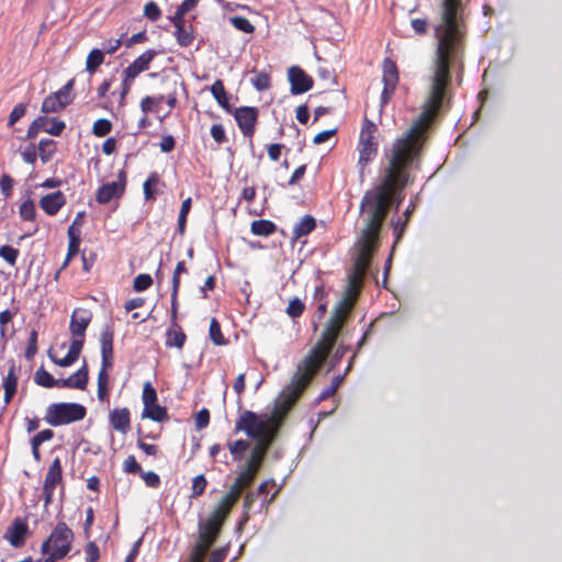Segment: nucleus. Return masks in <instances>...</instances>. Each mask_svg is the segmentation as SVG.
<instances>
[{
	"label": "nucleus",
	"mask_w": 562,
	"mask_h": 562,
	"mask_svg": "<svg viewBox=\"0 0 562 562\" xmlns=\"http://www.w3.org/2000/svg\"><path fill=\"white\" fill-rule=\"evenodd\" d=\"M463 11L461 0L441 2V21L435 27L438 44L430 93L425 109L406 133L384 147L380 182L364 192L360 203L362 221H369L368 229L383 226L391 203L398 211L405 198L404 189L412 181L411 170L419 169L428 131L443 106L446 89L451 81L450 66L460 63L463 56Z\"/></svg>",
	"instance_id": "1"
},
{
	"label": "nucleus",
	"mask_w": 562,
	"mask_h": 562,
	"mask_svg": "<svg viewBox=\"0 0 562 562\" xmlns=\"http://www.w3.org/2000/svg\"><path fill=\"white\" fill-rule=\"evenodd\" d=\"M364 226L357 241L358 254L355 259V273L348 276L342 297L336 304L330 318L322 333L319 341L314 347H319L321 361L329 357L344 326L348 322L358 301L361 286L358 285V276H364L370 271L371 261L379 248L381 226L369 228V221H363Z\"/></svg>",
	"instance_id": "2"
},
{
	"label": "nucleus",
	"mask_w": 562,
	"mask_h": 562,
	"mask_svg": "<svg viewBox=\"0 0 562 562\" xmlns=\"http://www.w3.org/2000/svg\"><path fill=\"white\" fill-rule=\"evenodd\" d=\"M319 347H313L302 361L299 362L290 383L274 400L271 412L272 429H268L251 449L250 456L243 465L255 475L260 470L270 446L276 440L288 414L313 381L326 361H321Z\"/></svg>",
	"instance_id": "3"
},
{
	"label": "nucleus",
	"mask_w": 562,
	"mask_h": 562,
	"mask_svg": "<svg viewBox=\"0 0 562 562\" xmlns=\"http://www.w3.org/2000/svg\"><path fill=\"white\" fill-rule=\"evenodd\" d=\"M228 515L215 508L207 517L199 516L198 532L199 541L191 552L192 562H202L209 549L218 539Z\"/></svg>",
	"instance_id": "4"
},
{
	"label": "nucleus",
	"mask_w": 562,
	"mask_h": 562,
	"mask_svg": "<svg viewBox=\"0 0 562 562\" xmlns=\"http://www.w3.org/2000/svg\"><path fill=\"white\" fill-rule=\"evenodd\" d=\"M87 416L85 405L76 402H58L47 406L44 420L52 427L80 422Z\"/></svg>",
	"instance_id": "5"
},
{
	"label": "nucleus",
	"mask_w": 562,
	"mask_h": 562,
	"mask_svg": "<svg viewBox=\"0 0 562 562\" xmlns=\"http://www.w3.org/2000/svg\"><path fill=\"white\" fill-rule=\"evenodd\" d=\"M270 424L269 429H272V419L270 415H259L255 412L244 409L240 412L235 425V432L244 431L250 439H259L265 432V429Z\"/></svg>",
	"instance_id": "6"
},
{
	"label": "nucleus",
	"mask_w": 562,
	"mask_h": 562,
	"mask_svg": "<svg viewBox=\"0 0 562 562\" xmlns=\"http://www.w3.org/2000/svg\"><path fill=\"white\" fill-rule=\"evenodd\" d=\"M376 131V125L368 117L364 119V124L360 132L359 137V160L360 166L359 177L362 180L364 177V167L373 160L378 154V142L374 139L373 134Z\"/></svg>",
	"instance_id": "7"
},
{
	"label": "nucleus",
	"mask_w": 562,
	"mask_h": 562,
	"mask_svg": "<svg viewBox=\"0 0 562 562\" xmlns=\"http://www.w3.org/2000/svg\"><path fill=\"white\" fill-rule=\"evenodd\" d=\"M233 116L241 134L250 139V147H254L252 137L258 123L259 110L256 106L243 105L233 109Z\"/></svg>",
	"instance_id": "8"
},
{
	"label": "nucleus",
	"mask_w": 562,
	"mask_h": 562,
	"mask_svg": "<svg viewBox=\"0 0 562 562\" xmlns=\"http://www.w3.org/2000/svg\"><path fill=\"white\" fill-rule=\"evenodd\" d=\"M247 476H249V482H252L256 475L243 467L238 476L231 485L229 491L220 499L215 508H220L221 512L229 515L232 508L240 497L241 490L244 488V482Z\"/></svg>",
	"instance_id": "9"
},
{
	"label": "nucleus",
	"mask_w": 562,
	"mask_h": 562,
	"mask_svg": "<svg viewBox=\"0 0 562 562\" xmlns=\"http://www.w3.org/2000/svg\"><path fill=\"white\" fill-rule=\"evenodd\" d=\"M30 535L27 517H15L8 526L3 539L8 540L13 548H22Z\"/></svg>",
	"instance_id": "10"
},
{
	"label": "nucleus",
	"mask_w": 562,
	"mask_h": 562,
	"mask_svg": "<svg viewBox=\"0 0 562 562\" xmlns=\"http://www.w3.org/2000/svg\"><path fill=\"white\" fill-rule=\"evenodd\" d=\"M288 80L292 95L303 94L313 88L314 80L300 66H291L288 69Z\"/></svg>",
	"instance_id": "11"
},
{
	"label": "nucleus",
	"mask_w": 562,
	"mask_h": 562,
	"mask_svg": "<svg viewBox=\"0 0 562 562\" xmlns=\"http://www.w3.org/2000/svg\"><path fill=\"white\" fill-rule=\"evenodd\" d=\"M114 330L112 325H105L100 335L101 344V368L103 370H111L114 364L113 351Z\"/></svg>",
	"instance_id": "12"
},
{
	"label": "nucleus",
	"mask_w": 562,
	"mask_h": 562,
	"mask_svg": "<svg viewBox=\"0 0 562 562\" xmlns=\"http://www.w3.org/2000/svg\"><path fill=\"white\" fill-rule=\"evenodd\" d=\"M83 345L85 337H72L69 350L64 358L55 357L50 350H48V357L55 364L61 368H68L79 359Z\"/></svg>",
	"instance_id": "13"
},
{
	"label": "nucleus",
	"mask_w": 562,
	"mask_h": 562,
	"mask_svg": "<svg viewBox=\"0 0 562 562\" xmlns=\"http://www.w3.org/2000/svg\"><path fill=\"white\" fill-rule=\"evenodd\" d=\"M92 319V314L88 310L76 308L72 312L69 323V331L72 337H85L86 330Z\"/></svg>",
	"instance_id": "14"
},
{
	"label": "nucleus",
	"mask_w": 562,
	"mask_h": 562,
	"mask_svg": "<svg viewBox=\"0 0 562 562\" xmlns=\"http://www.w3.org/2000/svg\"><path fill=\"white\" fill-rule=\"evenodd\" d=\"M159 53L153 48L145 50L123 70V75L128 76V79H135L140 72L149 68L150 63Z\"/></svg>",
	"instance_id": "15"
},
{
	"label": "nucleus",
	"mask_w": 562,
	"mask_h": 562,
	"mask_svg": "<svg viewBox=\"0 0 562 562\" xmlns=\"http://www.w3.org/2000/svg\"><path fill=\"white\" fill-rule=\"evenodd\" d=\"M67 203L66 196L61 191H55L41 198L40 207L48 215H56Z\"/></svg>",
	"instance_id": "16"
},
{
	"label": "nucleus",
	"mask_w": 562,
	"mask_h": 562,
	"mask_svg": "<svg viewBox=\"0 0 562 562\" xmlns=\"http://www.w3.org/2000/svg\"><path fill=\"white\" fill-rule=\"evenodd\" d=\"M21 370L20 367L15 366L14 360H11L8 374L3 376L2 386L4 389V407L12 401L18 390L19 375L18 372Z\"/></svg>",
	"instance_id": "17"
},
{
	"label": "nucleus",
	"mask_w": 562,
	"mask_h": 562,
	"mask_svg": "<svg viewBox=\"0 0 562 562\" xmlns=\"http://www.w3.org/2000/svg\"><path fill=\"white\" fill-rule=\"evenodd\" d=\"M123 193V187L119 186L117 182H108L99 187L95 200L99 204H106L114 198H121Z\"/></svg>",
	"instance_id": "18"
},
{
	"label": "nucleus",
	"mask_w": 562,
	"mask_h": 562,
	"mask_svg": "<svg viewBox=\"0 0 562 562\" xmlns=\"http://www.w3.org/2000/svg\"><path fill=\"white\" fill-rule=\"evenodd\" d=\"M110 423L115 430L126 434L131 428L130 411L126 407L114 408L110 413Z\"/></svg>",
	"instance_id": "19"
},
{
	"label": "nucleus",
	"mask_w": 562,
	"mask_h": 562,
	"mask_svg": "<svg viewBox=\"0 0 562 562\" xmlns=\"http://www.w3.org/2000/svg\"><path fill=\"white\" fill-rule=\"evenodd\" d=\"M149 77H151V78L160 77L161 78V81L166 85V89L169 90V92L165 97L167 104L171 109L175 108L178 102V100H177V86H178L177 77H171L169 75H166L165 71L150 72Z\"/></svg>",
	"instance_id": "20"
},
{
	"label": "nucleus",
	"mask_w": 562,
	"mask_h": 562,
	"mask_svg": "<svg viewBox=\"0 0 562 562\" xmlns=\"http://www.w3.org/2000/svg\"><path fill=\"white\" fill-rule=\"evenodd\" d=\"M49 537L54 546L71 544L74 541V532L65 521H58Z\"/></svg>",
	"instance_id": "21"
},
{
	"label": "nucleus",
	"mask_w": 562,
	"mask_h": 562,
	"mask_svg": "<svg viewBox=\"0 0 562 562\" xmlns=\"http://www.w3.org/2000/svg\"><path fill=\"white\" fill-rule=\"evenodd\" d=\"M210 91L218 105L226 112L233 113V106L229 103L227 92L224 87V82L221 79H216L210 87Z\"/></svg>",
	"instance_id": "22"
},
{
	"label": "nucleus",
	"mask_w": 562,
	"mask_h": 562,
	"mask_svg": "<svg viewBox=\"0 0 562 562\" xmlns=\"http://www.w3.org/2000/svg\"><path fill=\"white\" fill-rule=\"evenodd\" d=\"M61 481H63L61 461L58 457H56L48 468V472L46 474L43 486L56 490L57 485L60 484Z\"/></svg>",
	"instance_id": "23"
},
{
	"label": "nucleus",
	"mask_w": 562,
	"mask_h": 562,
	"mask_svg": "<svg viewBox=\"0 0 562 562\" xmlns=\"http://www.w3.org/2000/svg\"><path fill=\"white\" fill-rule=\"evenodd\" d=\"M316 228V220L313 215L306 214L294 226L292 233V240L295 241L303 236H307Z\"/></svg>",
	"instance_id": "24"
},
{
	"label": "nucleus",
	"mask_w": 562,
	"mask_h": 562,
	"mask_svg": "<svg viewBox=\"0 0 562 562\" xmlns=\"http://www.w3.org/2000/svg\"><path fill=\"white\" fill-rule=\"evenodd\" d=\"M187 340V335L182 330L181 326H169L166 331V347L182 349Z\"/></svg>",
	"instance_id": "25"
},
{
	"label": "nucleus",
	"mask_w": 562,
	"mask_h": 562,
	"mask_svg": "<svg viewBox=\"0 0 562 562\" xmlns=\"http://www.w3.org/2000/svg\"><path fill=\"white\" fill-rule=\"evenodd\" d=\"M69 104L70 100H63L57 98V95H55L54 93H50L44 99L41 106V111L46 115L49 113H57L64 110Z\"/></svg>",
	"instance_id": "26"
},
{
	"label": "nucleus",
	"mask_w": 562,
	"mask_h": 562,
	"mask_svg": "<svg viewBox=\"0 0 562 562\" xmlns=\"http://www.w3.org/2000/svg\"><path fill=\"white\" fill-rule=\"evenodd\" d=\"M142 418H149L157 423H162L169 419L168 411L165 406L154 402L151 405L144 406Z\"/></svg>",
	"instance_id": "27"
},
{
	"label": "nucleus",
	"mask_w": 562,
	"mask_h": 562,
	"mask_svg": "<svg viewBox=\"0 0 562 562\" xmlns=\"http://www.w3.org/2000/svg\"><path fill=\"white\" fill-rule=\"evenodd\" d=\"M383 68V77L382 81L384 86L391 87V85L396 86L398 82V69L394 60L390 57H385L382 64Z\"/></svg>",
	"instance_id": "28"
},
{
	"label": "nucleus",
	"mask_w": 562,
	"mask_h": 562,
	"mask_svg": "<svg viewBox=\"0 0 562 562\" xmlns=\"http://www.w3.org/2000/svg\"><path fill=\"white\" fill-rule=\"evenodd\" d=\"M277 229V225L270 220H255L250 225V231L256 236L268 237L274 234Z\"/></svg>",
	"instance_id": "29"
},
{
	"label": "nucleus",
	"mask_w": 562,
	"mask_h": 562,
	"mask_svg": "<svg viewBox=\"0 0 562 562\" xmlns=\"http://www.w3.org/2000/svg\"><path fill=\"white\" fill-rule=\"evenodd\" d=\"M68 260H72L80 252L81 231L79 228L68 227Z\"/></svg>",
	"instance_id": "30"
},
{
	"label": "nucleus",
	"mask_w": 562,
	"mask_h": 562,
	"mask_svg": "<svg viewBox=\"0 0 562 562\" xmlns=\"http://www.w3.org/2000/svg\"><path fill=\"white\" fill-rule=\"evenodd\" d=\"M37 149L42 162L46 164L57 151L56 142L52 138H42L38 143Z\"/></svg>",
	"instance_id": "31"
},
{
	"label": "nucleus",
	"mask_w": 562,
	"mask_h": 562,
	"mask_svg": "<svg viewBox=\"0 0 562 562\" xmlns=\"http://www.w3.org/2000/svg\"><path fill=\"white\" fill-rule=\"evenodd\" d=\"M160 182V176L158 172L153 171L149 173L147 179L143 184L144 196L146 201H155L157 198V192L155 187Z\"/></svg>",
	"instance_id": "32"
},
{
	"label": "nucleus",
	"mask_w": 562,
	"mask_h": 562,
	"mask_svg": "<svg viewBox=\"0 0 562 562\" xmlns=\"http://www.w3.org/2000/svg\"><path fill=\"white\" fill-rule=\"evenodd\" d=\"M103 61H104L103 49L93 48L90 50V53L87 57L86 70L90 74H93L103 64Z\"/></svg>",
	"instance_id": "33"
},
{
	"label": "nucleus",
	"mask_w": 562,
	"mask_h": 562,
	"mask_svg": "<svg viewBox=\"0 0 562 562\" xmlns=\"http://www.w3.org/2000/svg\"><path fill=\"white\" fill-rule=\"evenodd\" d=\"M173 35H175L179 46L188 47L192 44V42L194 40L193 26L190 25L189 29H187L186 25L178 26V27H176Z\"/></svg>",
	"instance_id": "34"
},
{
	"label": "nucleus",
	"mask_w": 562,
	"mask_h": 562,
	"mask_svg": "<svg viewBox=\"0 0 562 562\" xmlns=\"http://www.w3.org/2000/svg\"><path fill=\"white\" fill-rule=\"evenodd\" d=\"M209 335L215 346H225L228 342L222 333L220 322L215 317L211 319Z\"/></svg>",
	"instance_id": "35"
},
{
	"label": "nucleus",
	"mask_w": 562,
	"mask_h": 562,
	"mask_svg": "<svg viewBox=\"0 0 562 562\" xmlns=\"http://www.w3.org/2000/svg\"><path fill=\"white\" fill-rule=\"evenodd\" d=\"M228 450L233 457V461H241L244 452L249 449L250 442L245 439H238L233 442H228Z\"/></svg>",
	"instance_id": "36"
},
{
	"label": "nucleus",
	"mask_w": 562,
	"mask_h": 562,
	"mask_svg": "<svg viewBox=\"0 0 562 562\" xmlns=\"http://www.w3.org/2000/svg\"><path fill=\"white\" fill-rule=\"evenodd\" d=\"M55 381L54 376L46 371L43 367H41L34 374V382L43 387L46 389H53L55 387Z\"/></svg>",
	"instance_id": "37"
},
{
	"label": "nucleus",
	"mask_w": 562,
	"mask_h": 562,
	"mask_svg": "<svg viewBox=\"0 0 562 562\" xmlns=\"http://www.w3.org/2000/svg\"><path fill=\"white\" fill-rule=\"evenodd\" d=\"M14 314L10 310H4L0 313V346L2 350L7 347L5 326L12 321Z\"/></svg>",
	"instance_id": "38"
},
{
	"label": "nucleus",
	"mask_w": 562,
	"mask_h": 562,
	"mask_svg": "<svg viewBox=\"0 0 562 562\" xmlns=\"http://www.w3.org/2000/svg\"><path fill=\"white\" fill-rule=\"evenodd\" d=\"M407 218L402 220L401 217H397L396 220L391 221V225L393 228V235H394V243L392 245V251L395 250L396 245L400 243V240L403 237V234L407 226Z\"/></svg>",
	"instance_id": "39"
},
{
	"label": "nucleus",
	"mask_w": 562,
	"mask_h": 562,
	"mask_svg": "<svg viewBox=\"0 0 562 562\" xmlns=\"http://www.w3.org/2000/svg\"><path fill=\"white\" fill-rule=\"evenodd\" d=\"M75 381H80L79 384H76L77 390H86L89 382V369L86 359H83V364L80 369H78L74 374L70 375Z\"/></svg>",
	"instance_id": "40"
},
{
	"label": "nucleus",
	"mask_w": 562,
	"mask_h": 562,
	"mask_svg": "<svg viewBox=\"0 0 562 562\" xmlns=\"http://www.w3.org/2000/svg\"><path fill=\"white\" fill-rule=\"evenodd\" d=\"M20 216L23 221H35L36 218V209L34 201L29 198L26 199L19 209Z\"/></svg>",
	"instance_id": "41"
},
{
	"label": "nucleus",
	"mask_w": 562,
	"mask_h": 562,
	"mask_svg": "<svg viewBox=\"0 0 562 562\" xmlns=\"http://www.w3.org/2000/svg\"><path fill=\"white\" fill-rule=\"evenodd\" d=\"M232 25L246 34H251L255 31V26L250 23V21L244 16L235 15L229 18Z\"/></svg>",
	"instance_id": "42"
},
{
	"label": "nucleus",
	"mask_w": 562,
	"mask_h": 562,
	"mask_svg": "<svg viewBox=\"0 0 562 562\" xmlns=\"http://www.w3.org/2000/svg\"><path fill=\"white\" fill-rule=\"evenodd\" d=\"M165 100L164 94H159L157 97H145L140 101V110L144 114H147L148 112L156 111V106L161 103Z\"/></svg>",
	"instance_id": "43"
},
{
	"label": "nucleus",
	"mask_w": 562,
	"mask_h": 562,
	"mask_svg": "<svg viewBox=\"0 0 562 562\" xmlns=\"http://www.w3.org/2000/svg\"><path fill=\"white\" fill-rule=\"evenodd\" d=\"M112 131V123L108 119H99L93 123L92 133L97 137H104Z\"/></svg>",
	"instance_id": "44"
},
{
	"label": "nucleus",
	"mask_w": 562,
	"mask_h": 562,
	"mask_svg": "<svg viewBox=\"0 0 562 562\" xmlns=\"http://www.w3.org/2000/svg\"><path fill=\"white\" fill-rule=\"evenodd\" d=\"M154 280L150 274L140 273L133 281V290L135 292H144L151 286Z\"/></svg>",
	"instance_id": "45"
},
{
	"label": "nucleus",
	"mask_w": 562,
	"mask_h": 562,
	"mask_svg": "<svg viewBox=\"0 0 562 562\" xmlns=\"http://www.w3.org/2000/svg\"><path fill=\"white\" fill-rule=\"evenodd\" d=\"M37 337H38V333L36 329H32L30 331V336H29V339H27V346L25 348V352H24V357L27 359V360H32L35 355L37 353Z\"/></svg>",
	"instance_id": "46"
},
{
	"label": "nucleus",
	"mask_w": 562,
	"mask_h": 562,
	"mask_svg": "<svg viewBox=\"0 0 562 562\" xmlns=\"http://www.w3.org/2000/svg\"><path fill=\"white\" fill-rule=\"evenodd\" d=\"M19 254H20L19 249H16L12 246L3 245L0 247V257L3 260H5L10 266L15 265Z\"/></svg>",
	"instance_id": "47"
},
{
	"label": "nucleus",
	"mask_w": 562,
	"mask_h": 562,
	"mask_svg": "<svg viewBox=\"0 0 562 562\" xmlns=\"http://www.w3.org/2000/svg\"><path fill=\"white\" fill-rule=\"evenodd\" d=\"M142 400L144 406L151 405L154 402H157V391L150 381L144 383Z\"/></svg>",
	"instance_id": "48"
},
{
	"label": "nucleus",
	"mask_w": 562,
	"mask_h": 562,
	"mask_svg": "<svg viewBox=\"0 0 562 562\" xmlns=\"http://www.w3.org/2000/svg\"><path fill=\"white\" fill-rule=\"evenodd\" d=\"M207 486V481L204 474H199L192 480V493L191 498L201 496Z\"/></svg>",
	"instance_id": "49"
},
{
	"label": "nucleus",
	"mask_w": 562,
	"mask_h": 562,
	"mask_svg": "<svg viewBox=\"0 0 562 562\" xmlns=\"http://www.w3.org/2000/svg\"><path fill=\"white\" fill-rule=\"evenodd\" d=\"M251 83L257 91H265L270 88V76L260 71L251 79Z\"/></svg>",
	"instance_id": "50"
},
{
	"label": "nucleus",
	"mask_w": 562,
	"mask_h": 562,
	"mask_svg": "<svg viewBox=\"0 0 562 562\" xmlns=\"http://www.w3.org/2000/svg\"><path fill=\"white\" fill-rule=\"evenodd\" d=\"M304 308V303L299 297H293L289 302V305L286 307V314L292 318H296L302 315Z\"/></svg>",
	"instance_id": "51"
},
{
	"label": "nucleus",
	"mask_w": 562,
	"mask_h": 562,
	"mask_svg": "<svg viewBox=\"0 0 562 562\" xmlns=\"http://www.w3.org/2000/svg\"><path fill=\"white\" fill-rule=\"evenodd\" d=\"M27 103H18L13 110L11 111L8 119V126H13L21 117H23L26 113Z\"/></svg>",
	"instance_id": "52"
},
{
	"label": "nucleus",
	"mask_w": 562,
	"mask_h": 562,
	"mask_svg": "<svg viewBox=\"0 0 562 562\" xmlns=\"http://www.w3.org/2000/svg\"><path fill=\"white\" fill-rule=\"evenodd\" d=\"M144 16L151 22H156L161 16V10L156 2L149 1L144 7Z\"/></svg>",
	"instance_id": "53"
},
{
	"label": "nucleus",
	"mask_w": 562,
	"mask_h": 562,
	"mask_svg": "<svg viewBox=\"0 0 562 562\" xmlns=\"http://www.w3.org/2000/svg\"><path fill=\"white\" fill-rule=\"evenodd\" d=\"M48 123H50V126H47L46 133H48L52 136H59L66 128V123L60 120L59 117H49Z\"/></svg>",
	"instance_id": "54"
},
{
	"label": "nucleus",
	"mask_w": 562,
	"mask_h": 562,
	"mask_svg": "<svg viewBox=\"0 0 562 562\" xmlns=\"http://www.w3.org/2000/svg\"><path fill=\"white\" fill-rule=\"evenodd\" d=\"M75 79L68 80L59 90L53 92L57 98L63 100H70V104L74 102L75 95H71L74 89Z\"/></svg>",
	"instance_id": "55"
},
{
	"label": "nucleus",
	"mask_w": 562,
	"mask_h": 562,
	"mask_svg": "<svg viewBox=\"0 0 562 562\" xmlns=\"http://www.w3.org/2000/svg\"><path fill=\"white\" fill-rule=\"evenodd\" d=\"M349 349H350V347L347 345H344V344H340L338 346V348L336 349V351L334 352V355L329 361L328 371L334 370L339 364V362L342 360V358L345 357L346 352Z\"/></svg>",
	"instance_id": "56"
},
{
	"label": "nucleus",
	"mask_w": 562,
	"mask_h": 562,
	"mask_svg": "<svg viewBox=\"0 0 562 562\" xmlns=\"http://www.w3.org/2000/svg\"><path fill=\"white\" fill-rule=\"evenodd\" d=\"M123 471L128 474H140L143 469L134 456H128L123 463Z\"/></svg>",
	"instance_id": "57"
},
{
	"label": "nucleus",
	"mask_w": 562,
	"mask_h": 562,
	"mask_svg": "<svg viewBox=\"0 0 562 562\" xmlns=\"http://www.w3.org/2000/svg\"><path fill=\"white\" fill-rule=\"evenodd\" d=\"M81 261H82V270L86 273H89L97 261V254L94 251H90L87 254V249L81 251Z\"/></svg>",
	"instance_id": "58"
},
{
	"label": "nucleus",
	"mask_w": 562,
	"mask_h": 562,
	"mask_svg": "<svg viewBox=\"0 0 562 562\" xmlns=\"http://www.w3.org/2000/svg\"><path fill=\"white\" fill-rule=\"evenodd\" d=\"M13 183H14V180L10 175L3 173L0 177V189H1V193L4 195V198L11 196Z\"/></svg>",
	"instance_id": "59"
},
{
	"label": "nucleus",
	"mask_w": 562,
	"mask_h": 562,
	"mask_svg": "<svg viewBox=\"0 0 562 562\" xmlns=\"http://www.w3.org/2000/svg\"><path fill=\"white\" fill-rule=\"evenodd\" d=\"M210 424V412L207 408H201L195 415V428L198 430L204 429Z\"/></svg>",
	"instance_id": "60"
},
{
	"label": "nucleus",
	"mask_w": 562,
	"mask_h": 562,
	"mask_svg": "<svg viewBox=\"0 0 562 562\" xmlns=\"http://www.w3.org/2000/svg\"><path fill=\"white\" fill-rule=\"evenodd\" d=\"M87 562H97L100 558L99 547L94 541H89L85 548Z\"/></svg>",
	"instance_id": "61"
},
{
	"label": "nucleus",
	"mask_w": 562,
	"mask_h": 562,
	"mask_svg": "<svg viewBox=\"0 0 562 562\" xmlns=\"http://www.w3.org/2000/svg\"><path fill=\"white\" fill-rule=\"evenodd\" d=\"M139 475L145 481V484L148 487H151V488L159 487V485H160V477H159V475L157 473H155L153 471H148V472L142 471V473Z\"/></svg>",
	"instance_id": "62"
},
{
	"label": "nucleus",
	"mask_w": 562,
	"mask_h": 562,
	"mask_svg": "<svg viewBox=\"0 0 562 562\" xmlns=\"http://www.w3.org/2000/svg\"><path fill=\"white\" fill-rule=\"evenodd\" d=\"M211 136L217 144L227 142V136L222 124H213L211 127Z\"/></svg>",
	"instance_id": "63"
},
{
	"label": "nucleus",
	"mask_w": 562,
	"mask_h": 562,
	"mask_svg": "<svg viewBox=\"0 0 562 562\" xmlns=\"http://www.w3.org/2000/svg\"><path fill=\"white\" fill-rule=\"evenodd\" d=\"M23 160L27 164L34 165L37 159L36 145L34 143H30L24 150L22 151Z\"/></svg>",
	"instance_id": "64"
}]
</instances>
